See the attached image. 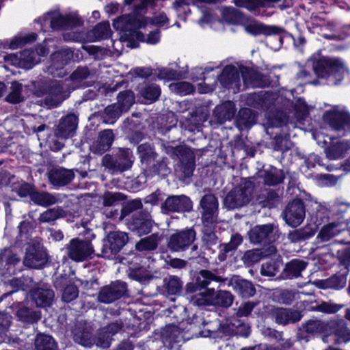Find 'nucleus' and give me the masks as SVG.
<instances>
[{"instance_id": "obj_27", "label": "nucleus", "mask_w": 350, "mask_h": 350, "mask_svg": "<svg viewBox=\"0 0 350 350\" xmlns=\"http://www.w3.org/2000/svg\"><path fill=\"white\" fill-rule=\"evenodd\" d=\"M77 126V117L73 114L68 115L62 119L55 135L58 138L66 139L72 135V133L76 129Z\"/></svg>"}, {"instance_id": "obj_57", "label": "nucleus", "mask_w": 350, "mask_h": 350, "mask_svg": "<svg viewBox=\"0 0 350 350\" xmlns=\"http://www.w3.org/2000/svg\"><path fill=\"white\" fill-rule=\"evenodd\" d=\"M267 254L260 249H254L247 251L243 255V260L245 263L252 264L258 262L262 257Z\"/></svg>"}, {"instance_id": "obj_12", "label": "nucleus", "mask_w": 350, "mask_h": 350, "mask_svg": "<svg viewBox=\"0 0 350 350\" xmlns=\"http://www.w3.org/2000/svg\"><path fill=\"white\" fill-rule=\"evenodd\" d=\"M67 254L76 262H81L91 257L94 250L88 241L72 239L66 246Z\"/></svg>"}, {"instance_id": "obj_1", "label": "nucleus", "mask_w": 350, "mask_h": 350, "mask_svg": "<svg viewBox=\"0 0 350 350\" xmlns=\"http://www.w3.org/2000/svg\"><path fill=\"white\" fill-rule=\"evenodd\" d=\"M306 66L312 68L319 80L329 85H336L349 75L342 59L314 53L308 59Z\"/></svg>"}, {"instance_id": "obj_23", "label": "nucleus", "mask_w": 350, "mask_h": 350, "mask_svg": "<svg viewBox=\"0 0 350 350\" xmlns=\"http://www.w3.org/2000/svg\"><path fill=\"white\" fill-rule=\"evenodd\" d=\"M277 231L271 224L256 226L249 232V237L254 243L271 242L274 240V232Z\"/></svg>"}, {"instance_id": "obj_49", "label": "nucleus", "mask_w": 350, "mask_h": 350, "mask_svg": "<svg viewBox=\"0 0 350 350\" xmlns=\"http://www.w3.org/2000/svg\"><path fill=\"white\" fill-rule=\"evenodd\" d=\"M36 39V34L31 33L25 36H18L12 38L8 43V48L10 49H16L23 46L24 44L30 43Z\"/></svg>"}, {"instance_id": "obj_52", "label": "nucleus", "mask_w": 350, "mask_h": 350, "mask_svg": "<svg viewBox=\"0 0 350 350\" xmlns=\"http://www.w3.org/2000/svg\"><path fill=\"white\" fill-rule=\"evenodd\" d=\"M22 84L18 82H12L10 87V92L7 96L6 100L11 103H18L23 100L22 95Z\"/></svg>"}, {"instance_id": "obj_37", "label": "nucleus", "mask_w": 350, "mask_h": 350, "mask_svg": "<svg viewBox=\"0 0 350 350\" xmlns=\"http://www.w3.org/2000/svg\"><path fill=\"white\" fill-rule=\"evenodd\" d=\"M237 125L239 129H250L256 122V116L248 108L241 109L238 114Z\"/></svg>"}, {"instance_id": "obj_22", "label": "nucleus", "mask_w": 350, "mask_h": 350, "mask_svg": "<svg viewBox=\"0 0 350 350\" xmlns=\"http://www.w3.org/2000/svg\"><path fill=\"white\" fill-rule=\"evenodd\" d=\"M203 210L202 220L206 224L213 223L217 216L218 202L214 195H205L200 201Z\"/></svg>"}, {"instance_id": "obj_53", "label": "nucleus", "mask_w": 350, "mask_h": 350, "mask_svg": "<svg viewBox=\"0 0 350 350\" xmlns=\"http://www.w3.org/2000/svg\"><path fill=\"white\" fill-rule=\"evenodd\" d=\"M137 150L142 163L148 164L154 160L155 152L150 144H141L138 146Z\"/></svg>"}, {"instance_id": "obj_36", "label": "nucleus", "mask_w": 350, "mask_h": 350, "mask_svg": "<svg viewBox=\"0 0 350 350\" xmlns=\"http://www.w3.org/2000/svg\"><path fill=\"white\" fill-rule=\"evenodd\" d=\"M139 29H130V30H120V31L129 32L127 36L136 38L139 41H144L150 44H156L160 41V31L155 30L150 32L147 37L139 31Z\"/></svg>"}, {"instance_id": "obj_62", "label": "nucleus", "mask_w": 350, "mask_h": 350, "mask_svg": "<svg viewBox=\"0 0 350 350\" xmlns=\"http://www.w3.org/2000/svg\"><path fill=\"white\" fill-rule=\"evenodd\" d=\"M222 18L228 23H235L239 18V12L233 8H221Z\"/></svg>"}, {"instance_id": "obj_3", "label": "nucleus", "mask_w": 350, "mask_h": 350, "mask_svg": "<svg viewBox=\"0 0 350 350\" xmlns=\"http://www.w3.org/2000/svg\"><path fill=\"white\" fill-rule=\"evenodd\" d=\"M121 329V325L118 323H112L100 329L98 333L97 338H92L90 329L88 327H75L73 332L75 341L83 346L90 347L93 344L103 348L110 346L111 337Z\"/></svg>"}, {"instance_id": "obj_7", "label": "nucleus", "mask_w": 350, "mask_h": 350, "mask_svg": "<svg viewBox=\"0 0 350 350\" xmlns=\"http://www.w3.org/2000/svg\"><path fill=\"white\" fill-rule=\"evenodd\" d=\"M323 118L334 131L343 135L350 133V113L345 107L334 106L324 113Z\"/></svg>"}, {"instance_id": "obj_56", "label": "nucleus", "mask_w": 350, "mask_h": 350, "mask_svg": "<svg viewBox=\"0 0 350 350\" xmlns=\"http://www.w3.org/2000/svg\"><path fill=\"white\" fill-rule=\"evenodd\" d=\"M64 215L62 208L55 207L43 212L40 216V220L42 222H51L63 217Z\"/></svg>"}, {"instance_id": "obj_4", "label": "nucleus", "mask_w": 350, "mask_h": 350, "mask_svg": "<svg viewBox=\"0 0 350 350\" xmlns=\"http://www.w3.org/2000/svg\"><path fill=\"white\" fill-rule=\"evenodd\" d=\"M168 21L167 16L163 12L156 14L152 18H148L142 14L133 13L122 16L114 20L113 26L117 30H130L142 29L149 24L158 27H167Z\"/></svg>"}, {"instance_id": "obj_14", "label": "nucleus", "mask_w": 350, "mask_h": 350, "mask_svg": "<svg viewBox=\"0 0 350 350\" xmlns=\"http://www.w3.org/2000/svg\"><path fill=\"white\" fill-rule=\"evenodd\" d=\"M128 241L127 234L123 232L114 231L110 232L104 241L102 249L103 256L110 258L111 255L118 253Z\"/></svg>"}, {"instance_id": "obj_34", "label": "nucleus", "mask_w": 350, "mask_h": 350, "mask_svg": "<svg viewBox=\"0 0 350 350\" xmlns=\"http://www.w3.org/2000/svg\"><path fill=\"white\" fill-rule=\"evenodd\" d=\"M235 105L231 101H226L215 107L214 113L221 123L231 120L235 114Z\"/></svg>"}, {"instance_id": "obj_60", "label": "nucleus", "mask_w": 350, "mask_h": 350, "mask_svg": "<svg viewBox=\"0 0 350 350\" xmlns=\"http://www.w3.org/2000/svg\"><path fill=\"white\" fill-rule=\"evenodd\" d=\"M103 205L107 206H115L123 200V196L120 193L107 192L103 196Z\"/></svg>"}, {"instance_id": "obj_50", "label": "nucleus", "mask_w": 350, "mask_h": 350, "mask_svg": "<svg viewBox=\"0 0 350 350\" xmlns=\"http://www.w3.org/2000/svg\"><path fill=\"white\" fill-rule=\"evenodd\" d=\"M133 224L139 234H148L151 230L152 221L150 216L146 215L144 217L135 219Z\"/></svg>"}, {"instance_id": "obj_17", "label": "nucleus", "mask_w": 350, "mask_h": 350, "mask_svg": "<svg viewBox=\"0 0 350 350\" xmlns=\"http://www.w3.org/2000/svg\"><path fill=\"white\" fill-rule=\"evenodd\" d=\"M167 153L176 154L180 157L183 172L185 177H189L192 175L195 168V157L189 148L184 146L167 148Z\"/></svg>"}, {"instance_id": "obj_51", "label": "nucleus", "mask_w": 350, "mask_h": 350, "mask_svg": "<svg viewBox=\"0 0 350 350\" xmlns=\"http://www.w3.org/2000/svg\"><path fill=\"white\" fill-rule=\"evenodd\" d=\"M141 94L146 103H150L158 99L161 94V89L157 85H150L141 91Z\"/></svg>"}, {"instance_id": "obj_31", "label": "nucleus", "mask_w": 350, "mask_h": 350, "mask_svg": "<svg viewBox=\"0 0 350 350\" xmlns=\"http://www.w3.org/2000/svg\"><path fill=\"white\" fill-rule=\"evenodd\" d=\"M31 296L38 307H46L51 304L54 293L47 288H38L31 292Z\"/></svg>"}, {"instance_id": "obj_16", "label": "nucleus", "mask_w": 350, "mask_h": 350, "mask_svg": "<svg viewBox=\"0 0 350 350\" xmlns=\"http://www.w3.org/2000/svg\"><path fill=\"white\" fill-rule=\"evenodd\" d=\"M245 31L254 36L260 34L265 36H276L277 37L275 39L278 41V44L275 47L271 46V48L275 51L280 49L282 44L283 38L281 36V34L284 32V30L279 27L274 25H266L258 22H253L245 27Z\"/></svg>"}, {"instance_id": "obj_11", "label": "nucleus", "mask_w": 350, "mask_h": 350, "mask_svg": "<svg viewBox=\"0 0 350 350\" xmlns=\"http://www.w3.org/2000/svg\"><path fill=\"white\" fill-rule=\"evenodd\" d=\"M5 63L3 66H14L24 69H31L38 63V59L33 51L25 49L18 53L3 54L0 55V64Z\"/></svg>"}, {"instance_id": "obj_10", "label": "nucleus", "mask_w": 350, "mask_h": 350, "mask_svg": "<svg viewBox=\"0 0 350 350\" xmlns=\"http://www.w3.org/2000/svg\"><path fill=\"white\" fill-rule=\"evenodd\" d=\"M192 328V325L188 321H182L178 325H167L162 332V338L164 345L172 346L174 343H179L189 339L187 333Z\"/></svg>"}, {"instance_id": "obj_64", "label": "nucleus", "mask_w": 350, "mask_h": 350, "mask_svg": "<svg viewBox=\"0 0 350 350\" xmlns=\"http://www.w3.org/2000/svg\"><path fill=\"white\" fill-rule=\"evenodd\" d=\"M180 77V74L176 71L169 68H163L158 70L157 77L161 80L170 81L177 79Z\"/></svg>"}, {"instance_id": "obj_48", "label": "nucleus", "mask_w": 350, "mask_h": 350, "mask_svg": "<svg viewBox=\"0 0 350 350\" xmlns=\"http://www.w3.org/2000/svg\"><path fill=\"white\" fill-rule=\"evenodd\" d=\"M314 235L313 231L309 228H304L290 232L288 239L293 243L300 242Z\"/></svg>"}, {"instance_id": "obj_32", "label": "nucleus", "mask_w": 350, "mask_h": 350, "mask_svg": "<svg viewBox=\"0 0 350 350\" xmlns=\"http://www.w3.org/2000/svg\"><path fill=\"white\" fill-rule=\"evenodd\" d=\"M190 286H187V296L190 302L196 306L213 305V288H208L203 292L198 293L194 295H190Z\"/></svg>"}, {"instance_id": "obj_26", "label": "nucleus", "mask_w": 350, "mask_h": 350, "mask_svg": "<svg viewBox=\"0 0 350 350\" xmlns=\"http://www.w3.org/2000/svg\"><path fill=\"white\" fill-rule=\"evenodd\" d=\"M74 177L75 174L72 170L61 167L53 168L49 172L50 182L57 186H63L69 183Z\"/></svg>"}, {"instance_id": "obj_13", "label": "nucleus", "mask_w": 350, "mask_h": 350, "mask_svg": "<svg viewBox=\"0 0 350 350\" xmlns=\"http://www.w3.org/2000/svg\"><path fill=\"white\" fill-rule=\"evenodd\" d=\"M70 80L66 79L64 83L62 81H53L49 85L48 89L45 90L43 94H46V103L51 107L57 106L62 100L67 97V93L69 91L68 82Z\"/></svg>"}, {"instance_id": "obj_20", "label": "nucleus", "mask_w": 350, "mask_h": 350, "mask_svg": "<svg viewBox=\"0 0 350 350\" xmlns=\"http://www.w3.org/2000/svg\"><path fill=\"white\" fill-rule=\"evenodd\" d=\"M126 286L123 282L116 281L101 288L98 300L104 304H110L120 298L126 292Z\"/></svg>"}, {"instance_id": "obj_21", "label": "nucleus", "mask_w": 350, "mask_h": 350, "mask_svg": "<svg viewBox=\"0 0 350 350\" xmlns=\"http://www.w3.org/2000/svg\"><path fill=\"white\" fill-rule=\"evenodd\" d=\"M47 261L46 251L40 246L31 245L27 249L24 264L29 267L39 269Z\"/></svg>"}, {"instance_id": "obj_6", "label": "nucleus", "mask_w": 350, "mask_h": 350, "mask_svg": "<svg viewBox=\"0 0 350 350\" xmlns=\"http://www.w3.org/2000/svg\"><path fill=\"white\" fill-rule=\"evenodd\" d=\"M40 27L44 31L49 29H61L72 27L80 25V20L77 16L68 14L64 16L58 11L48 12L39 18Z\"/></svg>"}, {"instance_id": "obj_9", "label": "nucleus", "mask_w": 350, "mask_h": 350, "mask_svg": "<svg viewBox=\"0 0 350 350\" xmlns=\"http://www.w3.org/2000/svg\"><path fill=\"white\" fill-rule=\"evenodd\" d=\"M77 59V52L75 53L70 49H62L51 55L46 72L53 77H62L66 72L64 66L70 61H76Z\"/></svg>"}, {"instance_id": "obj_46", "label": "nucleus", "mask_w": 350, "mask_h": 350, "mask_svg": "<svg viewBox=\"0 0 350 350\" xmlns=\"http://www.w3.org/2000/svg\"><path fill=\"white\" fill-rule=\"evenodd\" d=\"M159 242V237L156 234H152L146 238L141 239L136 244V249L138 251H150L157 248Z\"/></svg>"}, {"instance_id": "obj_19", "label": "nucleus", "mask_w": 350, "mask_h": 350, "mask_svg": "<svg viewBox=\"0 0 350 350\" xmlns=\"http://www.w3.org/2000/svg\"><path fill=\"white\" fill-rule=\"evenodd\" d=\"M192 208V202L190 199L184 195L172 196L165 200L161 206L163 213L170 212H187Z\"/></svg>"}, {"instance_id": "obj_58", "label": "nucleus", "mask_w": 350, "mask_h": 350, "mask_svg": "<svg viewBox=\"0 0 350 350\" xmlns=\"http://www.w3.org/2000/svg\"><path fill=\"white\" fill-rule=\"evenodd\" d=\"M12 321V317L7 313H0V343L5 342L6 332L8 331Z\"/></svg>"}, {"instance_id": "obj_2", "label": "nucleus", "mask_w": 350, "mask_h": 350, "mask_svg": "<svg viewBox=\"0 0 350 350\" xmlns=\"http://www.w3.org/2000/svg\"><path fill=\"white\" fill-rule=\"evenodd\" d=\"M240 74L246 87H262L263 82L261 76L254 70L246 67L226 66L219 77L221 84L228 88L233 89L234 92L239 90L241 86Z\"/></svg>"}, {"instance_id": "obj_47", "label": "nucleus", "mask_w": 350, "mask_h": 350, "mask_svg": "<svg viewBox=\"0 0 350 350\" xmlns=\"http://www.w3.org/2000/svg\"><path fill=\"white\" fill-rule=\"evenodd\" d=\"M134 103L135 96L133 92L127 90L118 94L117 103L123 111H127Z\"/></svg>"}, {"instance_id": "obj_45", "label": "nucleus", "mask_w": 350, "mask_h": 350, "mask_svg": "<svg viewBox=\"0 0 350 350\" xmlns=\"http://www.w3.org/2000/svg\"><path fill=\"white\" fill-rule=\"evenodd\" d=\"M133 161L132 152L129 149H121L117 161V167L121 171L130 168Z\"/></svg>"}, {"instance_id": "obj_24", "label": "nucleus", "mask_w": 350, "mask_h": 350, "mask_svg": "<svg viewBox=\"0 0 350 350\" xmlns=\"http://www.w3.org/2000/svg\"><path fill=\"white\" fill-rule=\"evenodd\" d=\"M18 258L13 254L10 248H5L0 253V274L7 278L15 273V265Z\"/></svg>"}, {"instance_id": "obj_18", "label": "nucleus", "mask_w": 350, "mask_h": 350, "mask_svg": "<svg viewBox=\"0 0 350 350\" xmlns=\"http://www.w3.org/2000/svg\"><path fill=\"white\" fill-rule=\"evenodd\" d=\"M306 215L304 203L300 200H295L288 204L284 212L286 223L291 227L299 226Z\"/></svg>"}, {"instance_id": "obj_35", "label": "nucleus", "mask_w": 350, "mask_h": 350, "mask_svg": "<svg viewBox=\"0 0 350 350\" xmlns=\"http://www.w3.org/2000/svg\"><path fill=\"white\" fill-rule=\"evenodd\" d=\"M281 0H234L235 5L254 11L260 7L271 8Z\"/></svg>"}, {"instance_id": "obj_8", "label": "nucleus", "mask_w": 350, "mask_h": 350, "mask_svg": "<svg viewBox=\"0 0 350 350\" xmlns=\"http://www.w3.org/2000/svg\"><path fill=\"white\" fill-rule=\"evenodd\" d=\"M254 187L251 182L245 181L230 191L224 200V204L228 208L242 207L252 199Z\"/></svg>"}, {"instance_id": "obj_28", "label": "nucleus", "mask_w": 350, "mask_h": 350, "mask_svg": "<svg viewBox=\"0 0 350 350\" xmlns=\"http://www.w3.org/2000/svg\"><path fill=\"white\" fill-rule=\"evenodd\" d=\"M113 141L111 130H105L100 133L98 139L91 146V150L96 154H102L107 151Z\"/></svg>"}, {"instance_id": "obj_40", "label": "nucleus", "mask_w": 350, "mask_h": 350, "mask_svg": "<svg viewBox=\"0 0 350 350\" xmlns=\"http://www.w3.org/2000/svg\"><path fill=\"white\" fill-rule=\"evenodd\" d=\"M36 350H57V345L54 339L45 334H38L35 340Z\"/></svg>"}, {"instance_id": "obj_43", "label": "nucleus", "mask_w": 350, "mask_h": 350, "mask_svg": "<svg viewBox=\"0 0 350 350\" xmlns=\"http://www.w3.org/2000/svg\"><path fill=\"white\" fill-rule=\"evenodd\" d=\"M307 266V263L299 259H294L286 265L285 271L289 278H297L304 271Z\"/></svg>"}, {"instance_id": "obj_44", "label": "nucleus", "mask_w": 350, "mask_h": 350, "mask_svg": "<svg viewBox=\"0 0 350 350\" xmlns=\"http://www.w3.org/2000/svg\"><path fill=\"white\" fill-rule=\"evenodd\" d=\"M223 280L221 277L214 275L212 272L208 270H201L196 278V284L202 287L205 288L208 286L212 281L222 282Z\"/></svg>"}, {"instance_id": "obj_61", "label": "nucleus", "mask_w": 350, "mask_h": 350, "mask_svg": "<svg viewBox=\"0 0 350 350\" xmlns=\"http://www.w3.org/2000/svg\"><path fill=\"white\" fill-rule=\"evenodd\" d=\"M123 112V110H122V108L120 107L118 103L109 105L105 109V114L108 118V122L110 123H113Z\"/></svg>"}, {"instance_id": "obj_54", "label": "nucleus", "mask_w": 350, "mask_h": 350, "mask_svg": "<svg viewBox=\"0 0 350 350\" xmlns=\"http://www.w3.org/2000/svg\"><path fill=\"white\" fill-rule=\"evenodd\" d=\"M169 88L172 92L180 95L189 94L193 90L192 85L186 81H177L172 83L170 84Z\"/></svg>"}, {"instance_id": "obj_38", "label": "nucleus", "mask_w": 350, "mask_h": 350, "mask_svg": "<svg viewBox=\"0 0 350 350\" xmlns=\"http://www.w3.org/2000/svg\"><path fill=\"white\" fill-rule=\"evenodd\" d=\"M31 200L36 204L42 206H48L55 204L57 198L53 194L35 191L31 193Z\"/></svg>"}, {"instance_id": "obj_5", "label": "nucleus", "mask_w": 350, "mask_h": 350, "mask_svg": "<svg viewBox=\"0 0 350 350\" xmlns=\"http://www.w3.org/2000/svg\"><path fill=\"white\" fill-rule=\"evenodd\" d=\"M312 137L319 146H325L324 152L326 157L330 160L344 158L350 150L349 140L324 136L319 133H313Z\"/></svg>"}, {"instance_id": "obj_25", "label": "nucleus", "mask_w": 350, "mask_h": 350, "mask_svg": "<svg viewBox=\"0 0 350 350\" xmlns=\"http://www.w3.org/2000/svg\"><path fill=\"white\" fill-rule=\"evenodd\" d=\"M228 285L243 297H252L256 292L255 288L252 282L241 278L239 276L232 277L229 281Z\"/></svg>"}, {"instance_id": "obj_29", "label": "nucleus", "mask_w": 350, "mask_h": 350, "mask_svg": "<svg viewBox=\"0 0 350 350\" xmlns=\"http://www.w3.org/2000/svg\"><path fill=\"white\" fill-rule=\"evenodd\" d=\"M16 315L21 321L26 323H35L41 317L40 311L29 308L24 303L14 306Z\"/></svg>"}, {"instance_id": "obj_33", "label": "nucleus", "mask_w": 350, "mask_h": 350, "mask_svg": "<svg viewBox=\"0 0 350 350\" xmlns=\"http://www.w3.org/2000/svg\"><path fill=\"white\" fill-rule=\"evenodd\" d=\"M275 321L280 324L293 323L301 319V314L298 311H293L284 308H277L274 311Z\"/></svg>"}, {"instance_id": "obj_63", "label": "nucleus", "mask_w": 350, "mask_h": 350, "mask_svg": "<svg viewBox=\"0 0 350 350\" xmlns=\"http://www.w3.org/2000/svg\"><path fill=\"white\" fill-rule=\"evenodd\" d=\"M130 273H131V275L135 280L139 282H144L150 278L151 270H148L144 267H140L131 269Z\"/></svg>"}, {"instance_id": "obj_41", "label": "nucleus", "mask_w": 350, "mask_h": 350, "mask_svg": "<svg viewBox=\"0 0 350 350\" xmlns=\"http://www.w3.org/2000/svg\"><path fill=\"white\" fill-rule=\"evenodd\" d=\"M338 224L329 223L323 226L320 230L317 239L321 242L328 241L339 233Z\"/></svg>"}, {"instance_id": "obj_55", "label": "nucleus", "mask_w": 350, "mask_h": 350, "mask_svg": "<svg viewBox=\"0 0 350 350\" xmlns=\"http://www.w3.org/2000/svg\"><path fill=\"white\" fill-rule=\"evenodd\" d=\"M166 290L169 294L175 295L179 293L182 288V282L176 276H169L164 279Z\"/></svg>"}, {"instance_id": "obj_15", "label": "nucleus", "mask_w": 350, "mask_h": 350, "mask_svg": "<svg viewBox=\"0 0 350 350\" xmlns=\"http://www.w3.org/2000/svg\"><path fill=\"white\" fill-rule=\"evenodd\" d=\"M196 232L191 229H186L172 234L168 241V247L174 252L184 251L193 242Z\"/></svg>"}, {"instance_id": "obj_30", "label": "nucleus", "mask_w": 350, "mask_h": 350, "mask_svg": "<svg viewBox=\"0 0 350 350\" xmlns=\"http://www.w3.org/2000/svg\"><path fill=\"white\" fill-rule=\"evenodd\" d=\"M329 326L325 322L318 319H310L302 325V330L312 336L329 334Z\"/></svg>"}, {"instance_id": "obj_42", "label": "nucleus", "mask_w": 350, "mask_h": 350, "mask_svg": "<svg viewBox=\"0 0 350 350\" xmlns=\"http://www.w3.org/2000/svg\"><path fill=\"white\" fill-rule=\"evenodd\" d=\"M234 297L230 292L220 291L215 293L213 289V305H219L222 307H229L233 302Z\"/></svg>"}, {"instance_id": "obj_59", "label": "nucleus", "mask_w": 350, "mask_h": 350, "mask_svg": "<svg viewBox=\"0 0 350 350\" xmlns=\"http://www.w3.org/2000/svg\"><path fill=\"white\" fill-rule=\"evenodd\" d=\"M93 33L96 39H105L110 35V26L108 22H103L98 24L93 29Z\"/></svg>"}, {"instance_id": "obj_39", "label": "nucleus", "mask_w": 350, "mask_h": 350, "mask_svg": "<svg viewBox=\"0 0 350 350\" xmlns=\"http://www.w3.org/2000/svg\"><path fill=\"white\" fill-rule=\"evenodd\" d=\"M262 176L264 177L265 183L269 185L279 184L284 178L282 170L272 166L265 170Z\"/></svg>"}]
</instances>
